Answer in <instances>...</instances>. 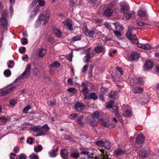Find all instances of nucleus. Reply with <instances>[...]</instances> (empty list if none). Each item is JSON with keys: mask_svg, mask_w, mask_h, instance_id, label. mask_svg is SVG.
<instances>
[{"mask_svg": "<svg viewBox=\"0 0 159 159\" xmlns=\"http://www.w3.org/2000/svg\"><path fill=\"white\" fill-rule=\"evenodd\" d=\"M91 3L93 4V5H94L97 4V5H98L100 2L99 0H89Z\"/></svg>", "mask_w": 159, "mask_h": 159, "instance_id": "nucleus-48", "label": "nucleus"}, {"mask_svg": "<svg viewBox=\"0 0 159 159\" xmlns=\"http://www.w3.org/2000/svg\"><path fill=\"white\" fill-rule=\"evenodd\" d=\"M8 17V12L7 10H5L2 14V17L0 19H7V17Z\"/></svg>", "mask_w": 159, "mask_h": 159, "instance_id": "nucleus-33", "label": "nucleus"}, {"mask_svg": "<svg viewBox=\"0 0 159 159\" xmlns=\"http://www.w3.org/2000/svg\"><path fill=\"white\" fill-rule=\"evenodd\" d=\"M7 19H0V30L2 34L7 30Z\"/></svg>", "mask_w": 159, "mask_h": 159, "instance_id": "nucleus-8", "label": "nucleus"}, {"mask_svg": "<svg viewBox=\"0 0 159 159\" xmlns=\"http://www.w3.org/2000/svg\"><path fill=\"white\" fill-rule=\"evenodd\" d=\"M126 36L132 43L138 44V40L135 35L132 34L130 33H127L126 34Z\"/></svg>", "mask_w": 159, "mask_h": 159, "instance_id": "nucleus-9", "label": "nucleus"}, {"mask_svg": "<svg viewBox=\"0 0 159 159\" xmlns=\"http://www.w3.org/2000/svg\"><path fill=\"white\" fill-rule=\"evenodd\" d=\"M16 87L15 85L5 87L0 89V96H3L7 95L14 90Z\"/></svg>", "mask_w": 159, "mask_h": 159, "instance_id": "nucleus-3", "label": "nucleus"}, {"mask_svg": "<svg viewBox=\"0 0 159 159\" xmlns=\"http://www.w3.org/2000/svg\"><path fill=\"white\" fill-rule=\"evenodd\" d=\"M30 159H39V157L35 153H33L29 157Z\"/></svg>", "mask_w": 159, "mask_h": 159, "instance_id": "nucleus-45", "label": "nucleus"}, {"mask_svg": "<svg viewBox=\"0 0 159 159\" xmlns=\"http://www.w3.org/2000/svg\"><path fill=\"white\" fill-rule=\"evenodd\" d=\"M49 12L46 11L44 14H42L39 17L38 19L35 23V26L36 28H38L41 25L42 20L44 21V25H45L49 20Z\"/></svg>", "mask_w": 159, "mask_h": 159, "instance_id": "nucleus-1", "label": "nucleus"}, {"mask_svg": "<svg viewBox=\"0 0 159 159\" xmlns=\"http://www.w3.org/2000/svg\"><path fill=\"white\" fill-rule=\"evenodd\" d=\"M42 128L44 129L47 132L50 129L49 127H48V126L47 124H46L43 125L42 126Z\"/></svg>", "mask_w": 159, "mask_h": 159, "instance_id": "nucleus-60", "label": "nucleus"}, {"mask_svg": "<svg viewBox=\"0 0 159 159\" xmlns=\"http://www.w3.org/2000/svg\"><path fill=\"white\" fill-rule=\"evenodd\" d=\"M84 98L88 99L89 100L92 99L93 100H95L98 99V97L97 96L95 93L93 92L91 93H89L88 95H84Z\"/></svg>", "mask_w": 159, "mask_h": 159, "instance_id": "nucleus-16", "label": "nucleus"}, {"mask_svg": "<svg viewBox=\"0 0 159 159\" xmlns=\"http://www.w3.org/2000/svg\"><path fill=\"white\" fill-rule=\"evenodd\" d=\"M115 26L116 30H119L120 31H122L123 29V27L120 25V24L118 22H116L112 23Z\"/></svg>", "mask_w": 159, "mask_h": 159, "instance_id": "nucleus-31", "label": "nucleus"}, {"mask_svg": "<svg viewBox=\"0 0 159 159\" xmlns=\"http://www.w3.org/2000/svg\"><path fill=\"white\" fill-rule=\"evenodd\" d=\"M84 30L83 32L85 35L88 37L93 38L94 37L95 34H98V32L97 30H89L85 23H84Z\"/></svg>", "mask_w": 159, "mask_h": 159, "instance_id": "nucleus-5", "label": "nucleus"}, {"mask_svg": "<svg viewBox=\"0 0 159 159\" xmlns=\"http://www.w3.org/2000/svg\"><path fill=\"white\" fill-rule=\"evenodd\" d=\"M10 103L11 105L14 106L16 104V101L15 99H13L10 101Z\"/></svg>", "mask_w": 159, "mask_h": 159, "instance_id": "nucleus-63", "label": "nucleus"}, {"mask_svg": "<svg viewBox=\"0 0 159 159\" xmlns=\"http://www.w3.org/2000/svg\"><path fill=\"white\" fill-rule=\"evenodd\" d=\"M130 9V8L128 4H123L120 5V10L121 12L123 14L129 11Z\"/></svg>", "mask_w": 159, "mask_h": 159, "instance_id": "nucleus-14", "label": "nucleus"}, {"mask_svg": "<svg viewBox=\"0 0 159 159\" xmlns=\"http://www.w3.org/2000/svg\"><path fill=\"white\" fill-rule=\"evenodd\" d=\"M31 67V64H28L24 71L20 75L18 78L16 80V81H17V80H19L24 79L27 78L30 76V74Z\"/></svg>", "mask_w": 159, "mask_h": 159, "instance_id": "nucleus-2", "label": "nucleus"}, {"mask_svg": "<svg viewBox=\"0 0 159 159\" xmlns=\"http://www.w3.org/2000/svg\"><path fill=\"white\" fill-rule=\"evenodd\" d=\"M21 42L22 45H25L28 43V41L27 39L23 38L21 40Z\"/></svg>", "mask_w": 159, "mask_h": 159, "instance_id": "nucleus-52", "label": "nucleus"}, {"mask_svg": "<svg viewBox=\"0 0 159 159\" xmlns=\"http://www.w3.org/2000/svg\"><path fill=\"white\" fill-rule=\"evenodd\" d=\"M4 74L6 77H9L11 75V72L10 70L7 69L5 70L4 71Z\"/></svg>", "mask_w": 159, "mask_h": 159, "instance_id": "nucleus-36", "label": "nucleus"}, {"mask_svg": "<svg viewBox=\"0 0 159 159\" xmlns=\"http://www.w3.org/2000/svg\"><path fill=\"white\" fill-rule=\"evenodd\" d=\"M137 46L139 47L144 49L149 50L151 48V47L150 45L148 43L142 44L138 43Z\"/></svg>", "mask_w": 159, "mask_h": 159, "instance_id": "nucleus-22", "label": "nucleus"}, {"mask_svg": "<svg viewBox=\"0 0 159 159\" xmlns=\"http://www.w3.org/2000/svg\"><path fill=\"white\" fill-rule=\"evenodd\" d=\"M124 115L128 117H130L131 116V111L130 110H127L125 111L124 113Z\"/></svg>", "mask_w": 159, "mask_h": 159, "instance_id": "nucleus-43", "label": "nucleus"}, {"mask_svg": "<svg viewBox=\"0 0 159 159\" xmlns=\"http://www.w3.org/2000/svg\"><path fill=\"white\" fill-rule=\"evenodd\" d=\"M113 12V10L110 8H106L104 11V14L106 16L109 17L111 16Z\"/></svg>", "mask_w": 159, "mask_h": 159, "instance_id": "nucleus-23", "label": "nucleus"}, {"mask_svg": "<svg viewBox=\"0 0 159 159\" xmlns=\"http://www.w3.org/2000/svg\"><path fill=\"white\" fill-rule=\"evenodd\" d=\"M38 2L40 6H43L45 5V2L44 0H38Z\"/></svg>", "mask_w": 159, "mask_h": 159, "instance_id": "nucleus-59", "label": "nucleus"}, {"mask_svg": "<svg viewBox=\"0 0 159 159\" xmlns=\"http://www.w3.org/2000/svg\"><path fill=\"white\" fill-rule=\"evenodd\" d=\"M114 113L115 114V116L117 118H120V115L117 108H116V109L114 111Z\"/></svg>", "mask_w": 159, "mask_h": 159, "instance_id": "nucleus-56", "label": "nucleus"}, {"mask_svg": "<svg viewBox=\"0 0 159 159\" xmlns=\"http://www.w3.org/2000/svg\"><path fill=\"white\" fill-rule=\"evenodd\" d=\"M113 32L116 35L118 38L121 35V33L117 30L113 31Z\"/></svg>", "mask_w": 159, "mask_h": 159, "instance_id": "nucleus-51", "label": "nucleus"}, {"mask_svg": "<svg viewBox=\"0 0 159 159\" xmlns=\"http://www.w3.org/2000/svg\"><path fill=\"white\" fill-rule=\"evenodd\" d=\"M108 96L110 98H116L117 97V93L116 92L111 91L108 94Z\"/></svg>", "mask_w": 159, "mask_h": 159, "instance_id": "nucleus-30", "label": "nucleus"}, {"mask_svg": "<svg viewBox=\"0 0 159 159\" xmlns=\"http://www.w3.org/2000/svg\"><path fill=\"white\" fill-rule=\"evenodd\" d=\"M135 14V12L134 11H130L129 10L123 14L126 19L129 20L132 17L134 16Z\"/></svg>", "mask_w": 159, "mask_h": 159, "instance_id": "nucleus-18", "label": "nucleus"}, {"mask_svg": "<svg viewBox=\"0 0 159 159\" xmlns=\"http://www.w3.org/2000/svg\"><path fill=\"white\" fill-rule=\"evenodd\" d=\"M85 106L82 102H77L75 103L74 109L77 111H80L84 110L85 108Z\"/></svg>", "mask_w": 159, "mask_h": 159, "instance_id": "nucleus-11", "label": "nucleus"}, {"mask_svg": "<svg viewBox=\"0 0 159 159\" xmlns=\"http://www.w3.org/2000/svg\"><path fill=\"white\" fill-rule=\"evenodd\" d=\"M53 33L58 37L60 38L61 37L62 32L58 29L54 28L53 30Z\"/></svg>", "mask_w": 159, "mask_h": 159, "instance_id": "nucleus-26", "label": "nucleus"}, {"mask_svg": "<svg viewBox=\"0 0 159 159\" xmlns=\"http://www.w3.org/2000/svg\"><path fill=\"white\" fill-rule=\"evenodd\" d=\"M72 21L69 18H67L65 21H63L62 23L64 25L67 26L69 30L72 31L73 30V27L72 25Z\"/></svg>", "mask_w": 159, "mask_h": 159, "instance_id": "nucleus-13", "label": "nucleus"}, {"mask_svg": "<svg viewBox=\"0 0 159 159\" xmlns=\"http://www.w3.org/2000/svg\"><path fill=\"white\" fill-rule=\"evenodd\" d=\"M80 154L79 152H73L70 154V157L74 159H78L80 156Z\"/></svg>", "mask_w": 159, "mask_h": 159, "instance_id": "nucleus-29", "label": "nucleus"}, {"mask_svg": "<svg viewBox=\"0 0 159 159\" xmlns=\"http://www.w3.org/2000/svg\"><path fill=\"white\" fill-rule=\"evenodd\" d=\"M42 146L40 145H38L37 147H34V149L36 152H38L41 151L43 149Z\"/></svg>", "mask_w": 159, "mask_h": 159, "instance_id": "nucleus-37", "label": "nucleus"}, {"mask_svg": "<svg viewBox=\"0 0 159 159\" xmlns=\"http://www.w3.org/2000/svg\"><path fill=\"white\" fill-rule=\"evenodd\" d=\"M153 67V63L150 60L146 61L145 64V70H149L152 69Z\"/></svg>", "mask_w": 159, "mask_h": 159, "instance_id": "nucleus-24", "label": "nucleus"}, {"mask_svg": "<svg viewBox=\"0 0 159 159\" xmlns=\"http://www.w3.org/2000/svg\"><path fill=\"white\" fill-rule=\"evenodd\" d=\"M34 74L38 78H40L41 77V75L38 69L37 68H35L33 69Z\"/></svg>", "mask_w": 159, "mask_h": 159, "instance_id": "nucleus-35", "label": "nucleus"}, {"mask_svg": "<svg viewBox=\"0 0 159 159\" xmlns=\"http://www.w3.org/2000/svg\"><path fill=\"white\" fill-rule=\"evenodd\" d=\"M139 157L142 159H144L147 157L149 153V151L147 150H143V151H139L138 152Z\"/></svg>", "mask_w": 159, "mask_h": 159, "instance_id": "nucleus-15", "label": "nucleus"}, {"mask_svg": "<svg viewBox=\"0 0 159 159\" xmlns=\"http://www.w3.org/2000/svg\"><path fill=\"white\" fill-rule=\"evenodd\" d=\"M90 116H92L94 119H96L98 118L99 115V113L98 111L94 112L93 114L89 115Z\"/></svg>", "mask_w": 159, "mask_h": 159, "instance_id": "nucleus-38", "label": "nucleus"}, {"mask_svg": "<svg viewBox=\"0 0 159 159\" xmlns=\"http://www.w3.org/2000/svg\"><path fill=\"white\" fill-rule=\"evenodd\" d=\"M61 64L57 61H54L51 64L49 65V67L51 68L53 67L58 68L60 66Z\"/></svg>", "mask_w": 159, "mask_h": 159, "instance_id": "nucleus-32", "label": "nucleus"}, {"mask_svg": "<svg viewBox=\"0 0 159 159\" xmlns=\"http://www.w3.org/2000/svg\"><path fill=\"white\" fill-rule=\"evenodd\" d=\"M100 151L102 152V159H111L109 157V155H107L106 152H105L103 149H100ZM93 159H99L97 157H94Z\"/></svg>", "mask_w": 159, "mask_h": 159, "instance_id": "nucleus-19", "label": "nucleus"}, {"mask_svg": "<svg viewBox=\"0 0 159 159\" xmlns=\"http://www.w3.org/2000/svg\"><path fill=\"white\" fill-rule=\"evenodd\" d=\"M130 58L131 60H137L139 58L140 56L139 54L137 52H132L130 55Z\"/></svg>", "mask_w": 159, "mask_h": 159, "instance_id": "nucleus-20", "label": "nucleus"}, {"mask_svg": "<svg viewBox=\"0 0 159 159\" xmlns=\"http://www.w3.org/2000/svg\"><path fill=\"white\" fill-rule=\"evenodd\" d=\"M76 89L74 88H70L67 89V91L71 93L75 92V91H76Z\"/></svg>", "mask_w": 159, "mask_h": 159, "instance_id": "nucleus-61", "label": "nucleus"}, {"mask_svg": "<svg viewBox=\"0 0 159 159\" xmlns=\"http://www.w3.org/2000/svg\"><path fill=\"white\" fill-rule=\"evenodd\" d=\"M33 139L32 138H28L26 140V142L30 144H32L33 143Z\"/></svg>", "mask_w": 159, "mask_h": 159, "instance_id": "nucleus-58", "label": "nucleus"}, {"mask_svg": "<svg viewBox=\"0 0 159 159\" xmlns=\"http://www.w3.org/2000/svg\"><path fill=\"white\" fill-rule=\"evenodd\" d=\"M82 92L83 93V95L84 98V95H87L89 93V90L88 88H84L82 90Z\"/></svg>", "mask_w": 159, "mask_h": 159, "instance_id": "nucleus-44", "label": "nucleus"}, {"mask_svg": "<svg viewBox=\"0 0 159 159\" xmlns=\"http://www.w3.org/2000/svg\"><path fill=\"white\" fill-rule=\"evenodd\" d=\"M89 77H92V75H93L92 71V66L91 67H90L89 68Z\"/></svg>", "mask_w": 159, "mask_h": 159, "instance_id": "nucleus-62", "label": "nucleus"}, {"mask_svg": "<svg viewBox=\"0 0 159 159\" xmlns=\"http://www.w3.org/2000/svg\"><path fill=\"white\" fill-rule=\"evenodd\" d=\"M82 36L81 35H78L74 37H73L72 39L73 41H80L81 40Z\"/></svg>", "mask_w": 159, "mask_h": 159, "instance_id": "nucleus-40", "label": "nucleus"}, {"mask_svg": "<svg viewBox=\"0 0 159 159\" xmlns=\"http://www.w3.org/2000/svg\"><path fill=\"white\" fill-rule=\"evenodd\" d=\"M31 108L30 106L28 105L26 106L23 109V112L27 113H28V111Z\"/></svg>", "mask_w": 159, "mask_h": 159, "instance_id": "nucleus-50", "label": "nucleus"}, {"mask_svg": "<svg viewBox=\"0 0 159 159\" xmlns=\"http://www.w3.org/2000/svg\"><path fill=\"white\" fill-rule=\"evenodd\" d=\"M125 150H122L121 148H117L114 152V155L116 156H119L124 154Z\"/></svg>", "mask_w": 159, "mask_h": 159, "instance_id": "nucleus-25", "label": "nucleus"}, {"mask_svg": "<svg viewBox=\"0 0 159 159\" xmlns=\"http://www.w3.org/2000/svg\"><path fill=\"white\" fill-rule=\"evenodd\" d=\"M145 140V137L142 134H139L137 135L135 141V143L137 144H142L143 143Z\"/></svg>", "mask_w": 159, "mask_h": 159, "instance_id": "nucleus-12", "label": "nucleus"}, {"mask_svg": "<svg viewBox=\"0 0 159 159\" xmlns=\"http://www.w3.org/2000/svg\"><path fill=\"white\" fill-rule=\"evenodd\" d=\"M84 58H85V63H88L90 59L91 58V54H86V55L84 57Z\"/></svg>", "mask_w": 159, "mask_h": 159, "instance_id": "nucleus-39", "label": "nucleus"}, {"mask_svg": "<svg viewBox=\"0 0 159 159\" xmlns=\"http://www.w3.org/2000/svg\"><path fill=\"white\" fill-rule=\"evenodd\" d=\"M95 144L98 146L103 147V141L102 140H99L96 141Z\"/></svg>", "mask_w": 159, "mask_h": 159, "instance_id": "nucleus-46", "label": "nucleus"}, {"mask_svg": "<svg viewBox=\"0 0 159 159\" xmlns=\"http://www.w3.org/2000/svg\"><path fill=\"white\" fill-rule=\"evenodd\" d=\"M14 63V61L11 60L9 61L7 63L8 67L10 68H12L13 67V66L12 65H11V64H13Z\"/></svg>", "mask_w": 159, "mask_h": 159, "instance_id": "nucleus-55", "label": "nucleus"}, {"mask_svg": "<svg viewBox=\"0 0 159 159\" xmlns=\"http://www.w3.org/2000/svg\"><path fill=\"white\" fill-rule=\"evenodd\" d=\"M104 116V118H99V121L105 127L109 128L113 127L114 126L113 124H109L108 123V122L109 121L108 117L107 115Z\"/></svg>", "mask_w": 159, "mask_h": 159, "instance_id": "nucleus-6", "label": "nucleus"}, {"mask_svg": "<svg viewBox=\"0 0 159 159\" xmlns=\"http://www.w3.org/2000/svg\"><path fill=\"white\" fill-rule=\"evenodd\" d=\"M137 81L136 84H137L138 85L142 84L143 82V78L139 77L137 80Z\"/></svg>", "mask_w": 159, "mask_h": 159, "instance_id": "nucleus-47", "label": "nucleus"}, {"mask_svg": "<svg viewBox=\"0 0 159 159\" xmlns=\"http://www.w3.org/2000/svg\"><path fill=\"white\" fill-rule=\"evenodd\" d=\"M59 150L58 147L56 148L55 149H52L48 152L50 157H55L57 156V152Z\"/></svg>", "mask_w": 159, "mask_h": 159, "instance_id": "nucleus-21", "label": "nucleus"}, {"mask_svg": "<svg viewBox=\"0 0 159 159\" xmlns=\"http://www.w3.org/2000/svg\"><path fill=\"white\" fill-rule=\"evenodd\" d=\"M134 79H131L130 80V84L131 85V87L133 86V91L134 93H142L143 91V88L137 84H134Z\"/></svg>", "mask_w": 159, "mask_h": 159, "instance_id": "nucleus-4", "label": "nucleus"}, {"mask_svg": "<svg viewBox=\"0 0 159 159\" xmlns=\"http://www.w3.org/2000/svg\"><path fill=\"white\" fill-rule=\"evenodd\" d=\"M78 116L77 114L76 113L71 114L69 116V118L71 120H75V119Z\"/></svg>", "mask_w": 159, "mask_h": 159, "instance_id": "nucleus-42", "label": "nucleus"}, {"mask_svg": "<svg viewBox=\"0 0 159 159\" xmlns=\"http://www.w3.org/2000/svg\"><path fill=\"white\" fill-rule=\"evenodd\" d=\"M60 154L62 158L63 159H68L69 158L68 151L66 149L61 150Z\"/></svg>", "mask_w": 159, "mask_h": 159, "instance_id": "nucleus-17", "label": "nucleus"}, {"mask_svg": "<svg viewBox=\"0 0 159 159\" xmlns=\"http://www.w3.org/2000/svg\"><path fill=\"white\" fill-rule=\"evenodd\" d=\"M47 132L45 130H41L38 133L37 135H35V136H37L44 135L46 134Z\"/></svg>", "mask_w": 159, "mask_h": 159, "instance_id": "nucleus-53", "label": "nucleus"}, {"mask_svg": "<svg viewBox=\"0 0 159 159\" xmlns=\"http://www.w3.org/2000/svg\"><path fill=\"white\" fill-rule=\"evenodd\" d=\"M108 88H106L103 86H102L101 87V89H100V92L102 94L104 95L105 94L106 92L107 91Z\"/></svg>", "mask_w": 159, "mask_h": 159, "instance_id": "nucleus-41", "label": "nucleus"}, {"mask_svg": "<svg viewBox=\"0 0 159 159\" xmlns=\"http://www.w3.org/2000/svg\"><path fill=\"white\" fill-rule=\"evenodd\" d=\"M84 116L83 115H82L80 116L77 117L76 120H75V122L76 123H77L79 122L82 121L83 120L84 118Z\"/></svg>", "mask_w": 159, "mask_h": 159, "instance_id": "nucleus-49", "label": "nucleus"}, {"mask_svg": "<svg viewBox=\"0 0 159 159\" xmlns=\"http://www.w3.org/2000/svg\"><path fill=\"white\" fill-rule=\"evenodd\" d=\"M26 50V48L25 47H22L19 49V51L21 53H22Z\"/></svg>", "mask_w": 159, "mask_h": 159, "instance_id": "nucleus-64", "label": "nucleus"}, {"mask_svg": "<svg viewBox=\"0 0 159 159\" xmlns=\"http://www.w3.org/2000/svg\"><path fill=\"white\" fill-rule=\"evenodd\" d=\"M111 146L110 143L109 141H103V147H104L106 148L109 149L110 148Z\"/></svg>", "mask_w": 159, "mask_h": 159, "instance_id": "nucleus-34", "label": "nucleus"}, {"mask_svg": "<svg viewBox=\"0 0 159 159\" xmlns=\"http://www.w3.org/2000/svg\"><path fill=\"white\" fill-rule=\"evenodd\" d=\"M46 50L45 49L41 48L39 52L38 56L39 57H43L44 56L46 53Z\"/></svg>", "mask_w": 159, "mask_h": 159, "instance_id": "nucleus-28", "label": "nucleus"}, {"mask_svg": "<svg viewBox=\"0 0 159 159\" xmlns=\"http://www.w3.org/2000/svg\"><path fill=\"white\" fill-rule=\"evenodd\" d=\"M138 15L140 17H145L147 16V12L144 10H139L138 12Z\"/></svg>", "mask_w": 159, "mask_h": 159, "instance_id": "nucleus-27", "label": "nucleus"}, {"mask_svg": "<svg viewBox=\"0 0 159 159\" xmlns=\"http://www.w3.org/2000/svg\"><path fill=\"white\" fill-rule=\"evenodd\" d=\"M106 51V48L104 45L97 46L94 49V51L97 53H102L104 54Z\"/></svg>", "mask_w": 159, "mask_h": 159, "instance_id": "nucleus-10", "label": "nucleus"}, {"mask_svg": "<svg viewBox=\"0 0 159 159\" xmlns=\"http://www.w3.org/2000/svg\"><path fill=\"white\" fill-rule=\"evenodd\" d=\"M26 156L24 153H21L19 156V159H26Z\"/></svg>", "mask_w": 159, "mask_h": 159, "instance_id": "nucleus-57", "label": "nucleus"}, {"mask_svg": "<svg viewBox=\"0 0 159 159\" xmlns=\"http://www.w3.org/2000/svg\"><path fill=\"white\" fill-rule=\"evenodd\" d=\"M38 13V12L37 11L34 10L31 13L30 17L31 18L34 17Z\"/></svg>", "mask_w": 159, "mask_h": 159, "instance_id": "nucleus-54", "label": "nucleus"}, {"mask_svg": "<svg viewBox=\"0 0 159 159\" xmlns=\"http://www.w3.org/2000/svg\"><path fill=\"white\" fill-rule=\"evenodd\" d=\"M85 120L87 124L92 126H96L98 125V122L96 119L89 115L85 118Z\"/></svg>", "mask_w": 159, "mask_h": 159, "instance_id": "nucleus-7", "label": "nucleus"}]
</instances>
